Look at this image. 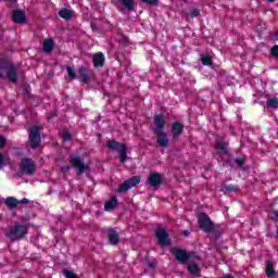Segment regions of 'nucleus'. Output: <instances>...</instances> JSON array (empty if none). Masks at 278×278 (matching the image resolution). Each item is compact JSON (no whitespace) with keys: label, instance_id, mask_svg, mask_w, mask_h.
Here are the masks:
<instances>
[{"label":"nucleus","instance_id":"nucleus-35","mask_svg":"<svg viewBox=\"0 0 278 278\" xmlns=\"http://www.w3.org/2000/svg\"><path fill=\"white\" fill-rule=\"evenodd\" d=\"M143 3H147L148 5H155L157 3V0H141Z\"/></svg>","mask_w":278,"mask_h":278},{"label":"nucleus","instance_id":"nucleus-17","mask_svg":"<svg viewBox=\"0 0 278 278\" xmlns=\"http://www.w3.org/2000/svg\"><path fill=\"white\" fill-rule=\"evenodd\" d=\"M106 147H109L110 149H112V151H119L121 149H123V147H125V144H122L118 141H114V140H109L106 142Z\"/></svg>","mask_w":278,"mask_h":278},{"label":"nucleus","instance_id":"nucleus-39","mask_svg":"<svg viewBox=\"0 0 278 278\" xmlns=\"http://www.w3.org/2000/svg\"><path fill=\"white\" fill-rule=\"evenodd\" d=\"M194 16H199V10H193L191 12V17L194 18Z\"/></svg>","mask_w":278,"mask_h":278},{"label":"nucleus","instance_id":"nucleus-13","mask_svg":"<svg viewBox=\"0 0 278 278\" xmlns=\"http://www.w3.org/2000/svg\"><path fill=\"white\" fill-rule=\"evenodd\" d=\"M154 134L156 136V142L159 147H163V148L168 147V136L166 135L165 131L154 132Z\"/></svg>","mask_w":278,"mask_h":278},{"label":"nucleus","instance_id":"nucleus-36","mask_svg":"<svg viewBox=\"0 0 278 278\" xmlns=\"http://www.w3.org/2000/svg\"><path fill=\"white\" fill-rule=\"evenodd\" d=\"M271 55H275L276 58H278V46H274L271 48Z\"/></svg>","mask_w":278,"mask_h":278},{"label":"nucleus","instance_id":"nucleus-5","mask_svg":"<svg viewBox=\"0 0 278 278\" xmlns=\"http://www.w3.org/2000/svg\"><path fill=\"white\" fill-rule=\"evenodd\" d=\"M70 164H72L73 168L77 170V175H83L88 170V165L84 162V159L77 154H73L70 156Z\"/></svg>","mask_w":278,"mask_h":278},{"label":"nucleus","instance_id":"nucleus-16","mask_svg":"<svg viewBox=\"0 0 278 278\" xmlns=\"http://www.w3.org/2000/svg\"><path fill=\"white\" fill-rule=\"evenodd\" d=\"M109 242L110 244H118V242H121V238L118 237V232H116V230H109Z\"/></svg>","mask_w":278,"mask_h":278},{"label":"nucleus","instance_id":"nucleus-23","mask_svg":"<svg viewBox=\"0 0 278 278\" xmlns=\"http://www.w3.org/2000/svg\"><path fill=\"white\" fill-rule=\"evenodd\" d=\"M54 43L51 39H47L43 41V51L46 53H51L53 51Z\"/></svg>","mask_w":278,"mask_h":278},{"label":"nucleus","instance_id":"nucleus-4","mask_svg":"<svg viewBox=\"0 0 278 278\" xmlns=\"http://www.w3.org/2000/svg\"><path fill=\"white\" fill-rule=\"evenodd\" d=\"M172 254L175 255L176 260L180 263V264H186V262H188V260H201V257L197 256V254L190 252H186V250H181V249H177V248H173L172 249Z\"/></svg>","mask_w":278,"mask_h":278},{"label":"nucleus","instance_id":"nucleus-25","mask_svg":"<svg viewBox=\"0 0 278 278\" xmlns=\"http://www.w3.org/2000/svg\"><path fill=\"white\" fill-rule=\"evenodd\" d=\"M122 5L128 10V12L134 11L135 2L134 0H121Z\"/></svg>","mask_w":278,"mask_h":278},{"label":"nucleus","instance_id":"nucleus-19","mask_svg":"<svg viewBox=\"0 0 278 278\" xmlns=\"http://www.w3.org/2000/svg\"><path fill=\"white\" fill-rule=\"evenodd\" d=\"M13 21H14V23H25V12L14 11L13 12Z\"/></svg>","mask_w":278,"mask_h":278},{"label":"nucleus","instance_id":"nucleus-34","mask_svg":"<svg viewBox=\"0 0 278 278\" xmlns=\"http://www.w3.org/2000/svg\"><path fill=\"white\" fill-rule=\"evenodd\" d=\"M235 162L239 166V168H242L247 161L244 159H237Z\"/></svg>","mask_w":278,"mask_h":278},{"label":"nucleus","instance_id":"nucleus-7","mask_svg":"<svg viewBox=\"0 0 278 278\" xmlns=\"http://www.w3.org/2000/svg\"><path fill=\"white\" fill-rule=\"evenodd\" d=\"M140 184V176H134L130 179L123 182V185L119 186L117 192L125 193L127 190H130V188H135V186H138Z\"/></svg>","mask_w":278,"mask_h":278},{"label":"nucleus","instance_id":"nucleus-2","mask_svg":"<svg viewBox=\"0 0 278 278\" xmlns=\"http://www.w3.org/2000/svg\"><path fill=\"white\" fill-rule=\"evenodd\" d=\"M28 228L26 225L16 224L11 227L7 232V238H10L12 242H16V240H21L27 236Z\"/></svg>","mask_w":278,"mask_h":278},{"label":"nucleus","instance_id":"nucleus-30","mask_svg":"<svg viewBox=\"0 0 278 278\" xmlns=\"http://www.w3.org/2000/svg\"><path fill=\"white\" fill-rule=\"evenodd\" d=\"M223 192H238V186L228 185L223 188Z\"/></svg>","mask_w":278,"mask_h":278},{"label":"nucleus","instance_id":"nucleus-40","mask_svg":"<svg viewBox=\"0 0 278 278\" xmlns=\"http://www.w3.org/2000/svg\"><path fill=\"white\" fill-rule=\"evenodd\" d=\"M20 203L27 205L29 203V200L27 198H24Z\"/></svg>","mask_w":278,"mask_h":278},{"label":"nucleus","instance_id":"nucleus-41","mask_svg":"<svg viewBox=\"0 0 278 278\" xmlns=\"http://www.w3.org/2000/svg\"><path fill=\"white\" fill-rule=\"evenodd\" d=\"M3 160H5V157L3 154H0V166H3Z\"/></svg>","mask_w":278,"mask_h":278},{"label":"nucleus","instance_id":"nucleus-22","mask_svg":"<svg viewBox=\"0 0 278 278\" xmlns=\"http://www.w3.org/2000/svg\"><path fill=\"white\" fill-rule=\"evenodd\" d=\"M21 204V201H18L17 199L13 198V197H9L5 200V205H8V207H16L17 205Z\"/></svg>","mask_w":278,"mask_h":278},{"label":"nucleus","instance_id":"nucleus-15","mask_svg":"<svg viewBox=\"0 0 278 278\" xmlns=\"http://www.w3.org/2000/svg\"><path fill=\"white\" fill-rule=\"evenodd\" d=\"M93 66H96V68H99V66H103V64H105V56H103V53L99 52L93 54Z\"/></svg>","mask_w":278,"mask_h":278},{"label":"nucleus","instance_id":"nucleus-26","mask_svg":"<svg viewBox=\"0 0 278 278\" xmlns=\"http://www.w3.org/2000/svg\"><path fill=\"white\" fill-rule=\"evenodd\" d=\"M265 270H266L267 277H275V267H273L271 262H267Z\"/></svg>","mask_w":278,"mask_h":278},{"label":"nucleus","instance_id":"nucleus-3","mask_svg":"<svg viewBox=\"0 0 278 278\" xmlns=\"http://www.w3.org/2000/svg\"><path fill=\"white\" fill-rule=\"evenodd\" d=\"M198 223L200 225V229L205 233H212L216 229V227L214 226V222H212V218H210V215L205 213L199 214Z\"/></svg>","mask_w":278,"mask_h":278},{"label":"nucleus","instance_id":"nucleus-12","mask_svg":"<svg viewBox=\"0 0 278 278\" xmlns=\"http://www.w3.org/2000/svg\"><path fill=\"white\" fill-rule=\"evenodd\" d=\"M156 238H157L159 243L161 244V247L168 245V233H166L165 229L159 228L156 230Z\"/></svg>","mask_w":278,"mask_h":278},{"label":"nucleus","instance_id":"nucleus-44","mask_svg":"<svg viewBox=\"0 0 278 278\" xmlns=\"http://www.w3.org/2000/svg\"><path fill=\"white\" fill-rule=\"evenodd\" d=\"M267 1H269V3H275V1H277V0H267Z\"/></svg>","mask_w":278,"mask_h":278},{"label":"nucleus","instance_id":"nucleus-33","mask_svg":"<svg viewBox=\"0 0 278 278\" xmlns=\"http://www.w3.org/2000/svg\"><path fill=\"white\" fill-rule=\"evenodd\" d=\"M63 274L65 275L66 278H77L75 273H73L71 270H64Z\"/></svg>","mask_w":278,"mask_h":278},{"label":"nucleus","instance_id":"nucleus-38","mask_svg":"<svg viewBox=\"0 0 278 278\" xmlns=\"http://www.w3.org/2000/svg\"><path fill=\"white\" fill-rule=\"evenodd\" d=\"M61 170L63 173H68L71 170V167L70 166H63V167H61Z\"/></svg>","mask_w":278,"mask_h":278},{"label":"nucleus","instance_id":"nucleus-31","mask_svg":"<svg viewBox=\"0 0 278 278\" xmlns=\"http://www.w3.org/2000/svg\"><path fill=\"white\" fill-rule=\"evenodd\" d=\"M67 75L70 79H77V75L75 74V70L71 66L67 67Z\"/></svg>","mask_w":278,"mask_h":278},{"label":"nucleus","instance_id":"nucleus-43","mask_svg":"<svg viewBox=\"0 0 278 278\" xmlns=\"http://www.w3.org/2000/svg\"><path fill=\"white\" fill-rule=\"evenodd\" d=\"M182 235L186 236V238H188V236H190V231L184 230V231H182Z\"/></svg>","mask_w":278,"mask_h":278},{"label":"nucleus","instance_id":"nucleus-6","mask_svg":"<svg viewBox=\"0 0 278 278\" xmlns=\"http://www.w3.org/2000/svg\"><path fill=\"white\" fill-rule=\"evenodd\" d=\"M20 169L24 175H34L36 173V163L31 159H22Z\"/></svg>","mask_w":278,"mask_h":278},{"label":"nucleus","instance_id":"nucleus-42","mask_svg":"<svg viewBox=\"0 0 278 278\" xmlns=\"http://www.w3.org/2000/svg\"><path fill=\"white\" fill-rule=\"evenodd\" d=\"M273 214H274V218H275L276 220H278V211H274Z\"/></svg>","mask_w":278,"mask_h":278},{"label":"nucleus","instance_id":"nucleus-27","mask_svg":"<svg viewBox=\"0 0 278 278\" xmlns=\"http://www.w3.org/2000/svg\"><path fill=\"white\" fill-rule=\"evenodd\" d=\"M119 159L122 164H125V162H127V147H122V149L119 150Z\"/></svg>","mask_w":278,"mask_h":278},{"label":"nucleus","instance_id":"nucleus-9","mask_svg":"<svg viewBox=\"0 0 278 278\" xmlns=\"http://www.w3.org/2000/svg\"><path fill=\"white\" fill-rule=\"evenodd\" d=\"M164 127H166V119L164 118V115H154V134L164 131Z\"/></svg>","mask_w":278,"mask_h":278},{"label":"nucleus","instance_id":"nucleus-28","mask_svg":"<svg viewBox=\"0 0 278 278\" xmlns=\"http://www.w3.org/2000/svg\"><path fill=\"white\" fill-rule=\"evenodd\" d=\"M201 62L204 66H212V64H214V62L212 61V56L210 55H202Z\"/></svg>","mask_w":278,"mask_h":278},{"label":"nucleus","instance_id":"nucleus-32","mask_svg":"<svg viewBox=\"0 0 278 278\" xmlns=\"http://www.w3.org/2000/svg\"><path fill=\"white\" fill-rule=\"evenodd\" d=\"M61 138L65 141L71 140V132H68V130H63L61 134Z\"/></svg>","mask_w":278,"mask_h":278},{"label":"nucleus","instance_id":"nucleus-1","mask_svg":"<svg viewBox=\"0 0 278 278\" xmlns=\"http://www.w3.org/2000/svg\"><path fill=\"white\" fill-rule=\"evenodd\" d=\"M8 77L9 81L16 84L18 81V75L16 74L15 65H8L0 60V79H5Z\"/></svg>","mask_w":278,"mask_h":278},{"label":"nucleus","instance_id":"nucleus-11","mask_svg":"<svg viewBox=\"0 0 278 278\" xmlns=\"http://www.w3.org/2000/svg\"><path fill=\"white\" fill-rule=\"evenodd\" d=\"M172 134L174 142H177V140H179V136L184 134V124L174 122L172 124Z\"/></svg>","mask_w":278,"mask_h":278},{"label":"nucleus","instance_id":"nucleus-29","mask_svg":"<svg viewBox=\"0 0 278 278\" xmlns=\"http://www.w3.org/2000/svg\"><path fill=\"white\" fill-rule=\"evenodd\" d=\"M267 108H273L276 110L278 108V98H270L267 100Z\"/></svg>","mask_w":278,"mask_h":278},{"label":"nucleus","instance_id":"nucleus-20","mask_svg":"<svg viewBox=\"0 0 278 278\" xmlns=\"http://www.w3.org/2000/svg\"><path fill=\"white\" fill-rule=\"evenodd\" d=\"M78 74L83 79V84H88V81H90V76H88V70H86V67H80Z\"/></svg>","mask_w":278,"mask_h":278},{"label":"nucleus","instance_id":"nucleus-18","mask_svg":"<svg viewBox=\"0 0 278 278\" xmlns=\"http://www.w3.org/2000/svg\"><path fill=\"white\" fill-rule=\"evenodd\" d=\"M73 14L74 12L68 9H62L61 11H59V16H61V18H64L65 21H71L73 18Z\"/></svg>","mask_w":278,"mask_h":278},{"label":"nucleus","instance_id":"nucleus-24","mask_svg":"<svg viewBox=\"0 0 278 278\" xmlns=\"http://www.w3.org/2000/svg\"><path fill=\"white\" fill-rule=\"evenodd\" d=\"M187 268L190 275H199L201 273V268H199L194 263L189 264Z\"/></svg>","mask_w":278,"mask_h":278},{"label":"nucleus","instance_id":"nucleus-8","mask_svg":"<svg viewBox=\"0 0 278 278\" xmlns=\"http://www.w3.org/2000/svg\"><path fill=\"white\" fill-rule=\"evenodd\" d=\"M40 140V128L38 126H33L29 132L30 147L36 149V147H39Z\"/></svg>","mask_w":278,"mask_h":278},{"label":"nucleus","instance_id":"nucleus-37","mask_svg":"<svg viewBox=\"0 0 278 278\" xmlns=\"http://www.w3.org/2000/svg\"><path fill=\"white\" fill-rule=\"evenodd\" d=\"M5 142H7L5 137L0 136V149H3V147H5Z\"/></svg>","mask_w":278,"mask_h":278},{"label":"nucleus","instance_id":"nucleus-10","mask_svg":"<svg viewBox=\"0 0 278 278\" xmlns=\"http://www.w3.org/2000/svg\"><path fill=\"white\" fill-rule=\"evenodd\" d=\"M147 182L149 184V186H151V188H160V186H162V174H150Z\"/></svg>","mask_w":278,"mask_h":278},{"label":"nucleus","instance_id":"nucleus-14","mask_svg":"<svg viewBox=\"0 0 278 278\" xmlns=\"http://www.w3.org/2000/svg\"><path fill=\"white\" fill-rule=\"evenodd\" d=\"M117 204H118V199L116 198V195H113L110 201L104 203L105 212H112L113 210H115Z\"/></svg>","mask_w":278,"mask_h":278},{"label":"nucleus","instance_id":"nucleus-21","mask_svg":"<svg viewBox=\"0 0 278 278\" xmlns=\"http://www.w3.org/2000/svg\"><path fill=\"white\" fill-rule=\"evenodd\" d=\"M215 149L219 155H223L224 153H227V143L224 141H218L215 146Z\"/></svg>","mask_w":278,"mask_h":278}]
</instances>
